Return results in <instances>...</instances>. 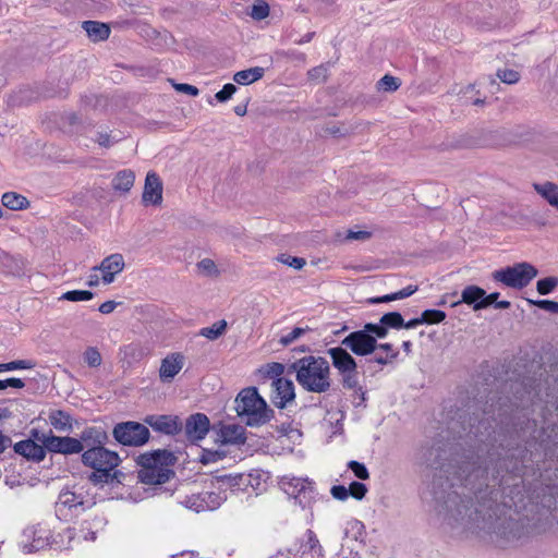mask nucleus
I'll use <instances>...</instances> for the list:
<instances>
[{
    "mask_svg": "<svg viewBox=\"0 0 558 558\" xmlns=\"http://www.w3.org/2000/svg\"><path fill=\"white\" fill-rule=\"evenodd\" d=\"M34 366V364L31 361L27 360H19L5 363V371H15V369H29Z\"/></svg>",
    "mask_w": 558,
    "mask_h": 558,
    "instance_id": "nucleus-51",
    "label": "nucleus"
},
{
    "mask_svg": "<svg viewBox=\"0 0 558 558\" xmlns=\"http://www.w3.org/2000/svg\"><path fill=\"white\" fill-rule=\"evenodd\" d=\"M93 298V293L87 290H73L63 293L59 300H65L71 302L88 301Z\"/></svg>",
    "mask_w": 558,
    "mask_h": 558,
    "instance_id": "nucleus-34",
    "label": "nucleus"
},
{
    "mask_svg": "<svg viewBox=\"0 0 558 558\" xmlns=\"http://www.w3.org/2000/svg\"><path fill=\"white\" fill-rule=\"evenodd\" d=\"M101 282V272L100 269H97V266L90 269L89 275L87 276L86 284L88 287H97Z\"/></svg>",
    "mask_w": 558,
    "mask_h": 558,
    "instance_id": "nucleus-52",
    "label": "nucleus"
},
{
    "mask_svg": "<svg viewBox=\"0 0 558 558\" xmlns=\"http://www.w3.org/2000/svg\"><path fill=\"white\" fill-rule=\"evenodd\" d=\"M82 28L94 43L108 39L111 32L108 24L98 21H85L82 23Z\"/></svg>",
    "mask_w": 558,
    "mask_h": 558,
    "instance_id": "nucleus-21",
    "label": "nucleus"
},
{
    "mask_svg": "<svg viewBox=\"0 0 558 558\" xmlns=\"http://www.w3.org/2000/svg\"><path fill=\"white\" fill-rule=\"evenodd\" d=\"M280 486L288 496L294 498L303 508L313 498V484L307 478L283 476L280 480Z\"/></svg>",
    "mask_w": 558,
    "mask_h": 558,
    "instance_id": "nucleus-10",
    "label": "nucleus"
},
{
    "mask_svg": "<svg viewBox=\"0 0 558 558\" xmlns=\"http://www.w3.org/2000/svg\"><path fill=\"white\" fill-rule=\"evenodd\" d=\"M377 349H381V350H385V351H390L391 350V345L388 344V343L377 344Z\"/></svg>",
    "mask_w": 558,
    "mask_h": 558,
    "instance_id": "nucleus-61",
    "label": "nucleus"
},
{
    "mask_svg": "<svg viewBox=\"0 0 558 558\" xmlns=\"http://www.w3.org/2000/svg\"><path fill=\"white\" fill-rule=\"evenodd\" d=\"M25 386L24 381L20 378H8L0 380V390H4L9 387L21 389Z\"/></svg>",
    "mask_w": 558,
    "mask_h": 558,
    "instance_id": "nucleus-54",
    "label": "nucleus"
},
{
    "mask_svg": "<svg viewBox=\"0 0 558 558\" xmlns=\"http://www.w3.org/2000/svg\"><path fill=\"white\" fill-rule=\"evenodd\" d=\"M371 238L368 231H349L347 234L348 240H367Z\"/></svg>",
    "mask_w": 558,
    "mask_h": 558,
    "instance_id": "nucleus-56",
    "label": "nucleus"
},
{
    "mask_svg": "<svg viewBox=\"0 0 558 558\" xmlns=\"http://www.w3.org/2000/svg\"><path fill=\"white\" fill-rule=\"evenodd\" d=\"M174 461V456L167 450H157L138 456L140 481L148 485L166 483L172 475L171 466Z\"/></svg>",
    "mask_w": 558,
    "mask_h": 558,
    "instance_id": "nucleus-3",
    "label": "nucleus"
},
{
    "mask_svg": "<svg viewBox=\"0 0 558 558\" xmlns=\"http://www.w3.org/2000/svg\"><path fill=\"white\" fill-rule=\"evenodd\" d=\"M218 437L223 445H241L245 441V430L241 425L227 424L220 427Z\"/></svg>",
    "mask_w": 558,
    "mask_h": 558,
    "instance_id": "nucleus-19",
    "label": "nucleus"
},
{
    "mask_svg": "<svg viewBox=\"0 0 558 558\" xmlns=\"http://www.w3.org/2000/svg\"><path fill=\"white\" fill-rule=\"evenodd\" d=\"M93 501L86 499L82 493H77L71 489H63L59 494L57 501V509L59 512L63 510L74 511L76 514L89 508Z\"/></svg>",
    "mask_w": 558,
    "mask_h": 558,
    "instance_id": "nucleus-12",
    "label": "nucleus"
},
{
    "mask_svg": "<svg viewBox=\"0 0 558 558\" xmlns=\"http://www.w3.org/2000/svg\"><path fill=\"white\" fill-rule=\"evenodd\" d=\"M125 266L122 254L114 253L104 258L97 269L101 272V282L110 284L114 281L116 276L120 274Z\"/></svg>",
    "mask_w": 558,
    "mask_h": 558,
    "instance_id": "nucleus-14",
    "label": "nucleus"
},
{
    "mask_svg": "<svg viewBox=\"0 0 558 558\" xmlns=\"http://www.w3.org/2000/svg\"><path fill=\"white\" fill-rule=\"evenodd\" d=\"M210 423L205 414L196 413L191 415L185 424V433L190 440L203 439L209 432Z\"/></svg>",
    "mask_w": 558,
    "mask_h": 558,
    "instance_id": "nucleus-16",
    "label": "nucleus"
},
{
    "mask_svg": "<svg viewBox=\"0 0 558 558\" xmlns=\"http://www.w3.org/2000/svg\"><path fill=\"white\" fill-rule=\"evenodd\" d=\"M1 203L4 207L11 210H22L28 207L29 202L27 198L15 192H7L1 197Z\"/></svg>",
    "mask_w": 558,
    "mask_h": 558,
    "instance_id": "nucleus-29",
    "label": "nucleus"
},
{
    "mask_svg": "<svg viewBox=\"0 0 558 558\" xmlns=\"http://www.w3.org/2000/svg\"><path fill=\"white\" fill-rule=\"evenodd\" d=\"M327 66L319 65L308 71V77L312 81L324 82L327 78Z\"/></svg>",
    "mask_w": 558,
    "mask_h": 558,
    "instance_id": "nucleus-50",
    "label": "nucleus"
},
{
    "mask_svg": "<svg viewBox=\"0 0 558 558\" xmlns=\"http://www.w3.org/2000/svg\"><path fill=\"white\" fill-rule=\"evenodd\" d=\"M499 293L493 292L490 294H484L483 301L481 305H477V308H487L489 306H494L495 310H509L511 303L506 300L498 301Z\"/></svg>",
    "mask_w": 558,
    "mask_h": 558,
    "instance_id": "nucleus-31",
    "label": "nucleus"
},
{
    "mask_svg": "<svg viewBox=\"0 0 558 558\" xmlns=\"http://www.w3.org/2000/svg\"><path fill=\"white\" fill-rule=\"evenodd\" d=\"M415 291H416V287L408 286V287L403 288L402 290H400L398 292H395V293H391V294H387V295H384L381 298H371V299H367L366 302L369 303V304H375V303H381V302H389V301L400 300V299H404V298H408V296L412 295Z\"/></svg>",
    "mask_w": 558,
    "mask_h": 558,
    "instance_id": "nucleus-30",
    "label": "nucleus"
},
{
    "mask_svg": "<svg viewBox=\"0 0 558 558\" xmlns=\"http://www.w3.org/2000/svg\"><path fill=\"white\" fill-rule=\"evenodd\" d=\"M278 260L284 265L293 267L294 269H301L305 266L306 262L304 258L294 257L290 255L282 254L278 257Z\"/></svg>",
    "mask_w": 558,
    "mask_h": 558,
    "instance_id": "nucleus-43",
    "label": "nucleus"
},
{
    "mask_svg": "<svg viewBox=\"0 0 558 558\" xmlns=\"http://www.w3.org/2000/svg\"><path fill=\"white\" fill-rule=\"evenodd\" d=\"M185 506L195 512L213 510L215 508L214 506H209L208 504H206L204 498H201L199 496L190 497L186 500Z\"/></svg>",
    "mask_w": 558,
    "mask_h": 558,
    "instance_id": "nucleus-39",
    "label": "nucleus"
},
{
    "mask_svg": "<svg viewBox=\"0 0 558 558\" xmlns=\"http://www.w3.org/2000/svg\"><path fill=\"white\" fill-rule=\"evenodd\" d=\"M349 349L341 347L330 348L328 355L331 359L332 365L343 377L344 386L353 388L356 386V367L357 364L353 356L348 352Z\"/></svg>",
    "mask_w": 558,
    "mask_h": 558,
    "instance_id": "nucleus-8",
    "label": "nucleus"
},
{
    "mask_svg": "<svg viewBox=\"0 0 558 558\" xmlns=\"http://www.w3.org/2000/svg\"><path fill=\"white\" fill-rule=\"evenodd\" d=\"M48 420L50 425L58 432H70L72 429V418L63 411H52Z\"/></svg>",
    "mask_w": 558,
    "mask_h": 558,
    "instance_id": "nucleus-28",
    "label": "nucleus"
},
{
    "mask_svg": "<svg viewBox=\"0 0 558 558\" xmlns=\"http://www.w3.org/2000/svg\"><path fill=\"white\" fill-rule=\"evenodd\" d=\"M349 468L352 470L354 475L360 480H367L369 477V473L363 463H360L357 461H351L349 462Z\"/></svg>",
    "mask_w": 558,
    "mask_h": 558,
    "instance_id": "nucleus-48",
    "label": "nucleus"
},
{
    "mask_svg": "<svg viewBox=\"0 0 558 558\" xmlns=\"http://www.w3.org/2000/svg\"><path fill=\"white\" fill-rule=\"evenodd\" d=\"M258 372L264 376L268 378H275L283 374L284 366L281 363H268L264 366H262Z\"/></svg>",
    "mask_w": 558,
    "mask_h": 558,
    "instance_id": "nucleus-35",
    "label": "nucleus"
},
{
    "mask_svg": "<svg viewBox=\"0 0 558 558\" xmlns=\"http://www.w3.org/2000/svg\"><path fill=\"white\" fill-rule=\"evenodd\" d=\"M401 85L398 77L386 74L377 82V89L383 92H396Z\"/></svg>",
    "mask_w": 558,
    "mask_h": 558,
    "instance_id": "nucleus-33",
    "label": "nucleus"
},
{
    "mask_svg": "<svg viewBox=\"0 0 558 558\" xmlns=\"http://www.w3.org/2000/svg\"><path fill=\"white\" fill-rule=\"evenodd\" d=\"M14 449L17 453L24 456L27 459L34 461H41L46 457V447L40 442H36L33 439L23 440L16 442Z\"/></svg>",
    "mask_w": 558,
    "mask_h": 558,
    "instance_id": "nucleus-18",
    "label": "nucleus"
},
{
    "mask_svg": "<svg viewBox=\"0 0 558 558\" xmlns=\"http://www.w3.org/2000/svg\"><path fill=\"white\" fill-rule=\"evenodd\" d=\"M98 311L100 312V314H110L113 311H118L119 313L141 312L142 314H145V313H149L150 308L148 305L137 306V305H134L130 301L123 300V301H107L98 307Z\"/></svg>",
    "mask_w": 558,
    "mask_h": 558,
    "instance_id": "nucleus-20",
    "label": "nucleus"
},
{
    "mask_svg": "<svg viewBox=\"0 0 558 558\" xmlns=\"http://www.w3.org/2000/svg\"><path fill=\"white\" fill-rule=\"evenodd\" d=\"M135 181V173L130 169L119 171L112 179L111 185L114 191L128 193Z\"/></svg>",
    "mask_w": 558,
    "mask_h": 558,
    "instance_id": "nucleus-26",
    "label": "nucleus"
},
{
    "mask_svg": "<svg viewBox=\"0 0 558 558\" xmlns=\"http://www.w3.org/2000/svg\"><path fill=\"white\" fill-rule=\"evenodd\" d=\"M445 316H418L404 322L402 316H381L378 324H366L361 330L350 332L341 344L357 356L369 355L377 349V340L384 339L389 328H415L423 324H438Z\"/></svg>",
    "mask_w": 558,
    "mask_h": 558,
    "instance_id": "nucleus-1",
    "label": "nucleus"
},
{
    "mask_svg": "<svg viewBox=\"0 0 558 558\" xmlns=\"http://www.w3.org/2000/svg\"><path fill=\"white\" fill-rule=\"evenodd\" d=\"M497 75L504 83L507 84H514L520 80L519 72L509 69L499 70Z\"/></svg>",
    "mask_w": 558,
    "mask_h": 558,
    "instance_id": "nucleus-46",
    "label": "nucleus"
},
{
    "mask_svg": "<svg viewBox=\"0 0 558 558\" xmlns=\"http://www.w3.org/2000/svg\"><path fill=\"white\" fill-rule=\"evenodd\" d=\"M421 314L429 315V314H445V313L439 310H424Z\"/></svg>",
    "mask_w": 558,
    "mask_h": 558,
    "instance_id": "nucleus-60",
    "label": "nucleus"
},
{
    "mask_svg": "<svg viewBox=\"0 0 558 558\" xmlns=\"http://www.w3.org/2000/svg\"><path fill=\"white\" fill-rule=\"evenodd\" d=\"M223 457H225L223 452H220L217 450L216 451L204 450L199 458V461L203 464H209V463H214V462L221 460Z\"/></svg>",
    "mask_w": 558,
    "mask_h": 558,
    "instance_id": "nucleus-47",
    "label": "nucleus"
},
{
    "mask_svg": "<svg viewBox=\"0 0 558 558\" xmlns=\"http://www.w3.org/2000/svg\"><path fill=\"white\" fill-rule=\"evenodd\" d=\"M234 112L236 116H240V117L244 116L246 113V106H243V105L235 106Z\"/></svg>",
    "mask_w": 558,
    "mask_h": 558,
    "instance_id": "nucleus-59",
    "label": "nucleus"
},
{
    "mask_svg": "<svg viewBox=\"0 0 558 558\" xmlns=\"http://www.w3.org/2000/svg\"><path fill=\"white\" fill-rule=\"evenodd\" d=\"M7 372L5 371V363L0 364V373Z\"/></svg>",
    "mask_w": 558,
    "mask_h": 558,
    "instance_id": "nucleus-64",
    "label": "nucleus"
},
{
    "mask_svg": "<svg viewBox=\"0 0 558 558\" xmlns=\"http://www.w3.org/2000/svg\"><path fill=\"white\" fill-rule=\"evenodd\" d=\"M296 381L307 391L322 393L330 388V367L323 357L306 356L291 365Z\"/></svg>",
    "mask_w": 558,
    "mask_h": 558,
    "instance_id": "nucleus-2",
    "label": "nucleus"
},
{
    "mask_svg": "<svg viewBox=\"0 0 558 558\" xmlns=\"http://www.w3.org/2000/svg\"><path fill=\"white\" fill-rule=\"evenodd\" d=\"M236 92V86L231 84V83H228L226 84L221 90H219L218 93H216L215 95V98L219 101V102H226L227 100H229L233 94Z\"/></svg>",
    "mask_w": 558,
    "mask_h": 558,
    "instance_id": "nucleus-45",
    "label": "nucleus"
},
{
    "mask_svg": "<svg viewBox=\"0 0 558 558\" xmlns=\"http://www.w3.org/2000/svg\"><path fill=\"white\" fill-rule=\"evenodd\" d=\"M227 325L228 324L225 319H220L209 327L202 328L199 333L209 340H216L225 333Z\"/></svg>",
    "mask_w": 558,
    "mask_h": 558,
    "instance_id": "nucleus-32",
    "label": "nucleus"
},
{
    "mask_svg": "<svg viewBox=\"0 0 558 558\" xmlns=\"http://www.w3.org/2000/svg\"><path fill=\"white\" fill-rule=\"evenodd\" d=\"M104 525V521L101 519L97 520L96 522L87 523V526H83L82 532L84 533L82 536L85 541H95L96 534L99 529H101Z\"/></svg>",
    "mask_w": 558,
    "mask_h": 558,
    "instance_id": "nucleus-41",
    "label": "nucleus"
},
{
    "mask_svg": "<svg viewBox=\"0 0 558 558\" xmlns=\"http://www.w3.org/2000/svg\"><path fill=\"white\" fill-rule=\"evenodd\" d=\"M272 402L278 408H284L295 398L294 385L286 378H278L274 381Z\"/></svg>",
    "mask_w": 558,
    "mask_h": 558,
    "instance_id": "nucleus-17",
    "label": "nucleus"
},
{
    "mask_svg": "<svg viewBox=\"0 0 558 558\" xmlns=\"http://www.w3.org/2000/svg\"><path fill=\"white\" fill-rule=\"evenodd\" d=\"M330 493H331L333 498H336L338 500H342V501L348 499V497L350 496L349 495V488H347V487H344L342 485L332 486Z\"/></svg>",
    "mask_w": 558,
    "mask_h": 558,
    "instance_id": "nucleus-55",
    "label": "nucleus"
},
{
    "mask_svg": "<svg viewBox=\"0 0 558 558\" xmlns=\"http://www.w3.org/2000/svg\"><path fill=\"white\" fill-rule=\"evenodd\" d=\"M32 435L36 441L41 442L50 452L73 454L82 452L85 449L84 444L73 437H59L54 436L51 432L43 433L38 430H34Z\"/></svg>",
    "mask_w": 558,
    "mask_h": 558,
    "instance_id": "nucleus-7",
    "label": "nucleus"
},
{
    "mask_svg": "<svg viewBox=\"0 0 558 558\" xmlns=\"http://www.w3.org/2000/svg\"><path fill=\"white\" fill-rule=\"evenodd\" d=\"M308 330V327H295L291 331L280 337V343L283 345H288L295 341L296 339H299L304 333H306Z\"/></svg>",
    "mask_w": 558,
    "mask_h": 558,
    "instance_id": "nucleus-40",
    "label": "nucleus"
},
{
    "mask_svg": "<svg viewBox=\"0 0 558 558\" xmlns=\"http://www.w3.org/2000/svg\"><path fill=\"white\" fill-rule=\"evenodd\" d=\"M146 423L155 430L166 434H174L179 429L177 418L169 415H153L146 418Z\"/></svg>",
    "mask_w": 558,
    "mask_h": 558,
    "instance_id": "nucleus-22",
    "label": "nucleus"
},
{
    "mask_svg": "<svg viewBox=\"0 0 558 558\" xmlns=\"http://www.w3.org/2000/svg\"><path fill=\"white\" fill-rule=\"evenodd\" d=\"M186 362L184 354L173 352L166 355L160 363L159 377L162 383H171L182 371Z\"/></svg>",
    "mask_w": 558,
    "mask_h": 558,
    "instance_id": "nucleus-13",
    "label": "nucleus"
},
{
    "mask_svg": "<svg viewBox=\"0 0 558 558\" xmlns=\"http://www.w3.org/2000/svg\"><path fill=\"white\" fill-rule=\"evenodd\" d=\"M96 142L104 147H110L112 142L110 140V135L107 133H99L97 135Z\"/></svg>",
    "mask_w": 558,
    "mask_h": 558,
    "instance_id": "nucleus-57",
    "label": "nucleus"
},
{
    "mask_svg": "<svg viewBox=\"0 0 558 558\" xmlns=\"http://www.w3.org/2000/svg\"><path fill=\"white\" fill-rule=\"evenodd\" d=\"M485 294V290L477 286H468L462 290L461 300L454 302L452 306H457L458 304L465 303L471 305L473 311H481L482 308H477V305H481L483 298Z\"/></svg>",
    "mask_w": 558,
    "mask_h": 558,
    "instance_id": "nucleus-23",
    "label": "nucleus"
},
{
    "mask_svg": "<svg viewBox=\"0 0 558 558\" xmlns=\"http://www.w3.org/2000/svg\"><path fill=\"white\" fill-rule=\"evenodd\" d=\"M265 74V69L262 66H254L246 70L236 72L233 75V81L240 85H248L259 81Z\"/></svg>",
    "mask_w": 558,
    "mask_h": 558,
    "instance_id": "nucleus-27",
    "label": "nucleus"
},
{
    "mask_svg": "<svg viewBox=\"0 0 558 558\" xmlns=\"http://www.w3.org/2000/svg\"><path fill=\"white\" fill-rule=\"evenodd\" d=\"M108 439L106 432L98 427H88L82 432L81 441L85 448L102 446Z\"/></svg>",
    "mask_w": 558,
    "mask_h": 558,
    "instance_id": "nucleus-24",
    "label": "nucleus"
},
{
    "mask_svg": "<svg viewBox=\"0 0 558 558\" xmlns=\"http://www.w3.org/2000/svg\"><path fill=\"white\" fill-rule=\"evenodd\" d=\"M269 15V7L266 2H258L253 4L251 10V16L254 20L260 21Z\"/></svg>",
    "mask_w": 558,
    "mask_h": 558,
    "instance_id": "nucleus-42",
    "label": "nucleus"
},
{
    "mask_svg": "<svg viewBox=\"0 0 558 558\" xmlns=\"http://www.w3.org/2000/svg\"><path fill=\"white\" fill-rule=\"evenodd\" d=\"M367 487L360 482H352L349 487V495L353 498L361 500L365 497Z\"/></svg>",
    "mask_w": 558,
    "mask_h": 558,
    "instance_id": "nucleus-44",
    "label": "nucleus"
},
{
    "mask_svg": "<svg viewBox=\"0 0 558 558\" xmlns=\"http://www.w3.org/2000/svg\"><path fill=\"white\" fill-rule=\"evenodd\" d=\"M173 87L175 88L177 92L184 93L193 97H196L199 94L198 88L190 84L179 83L173 84Z\"/></svg>",
    "mask_w": 558,
    "mask_h": 558,
    "instance_id": "nucleus-53",
    "label": "nucleus"
},
{
    "mask_svg": "<svg viewBox=\"0 0 558 558\" xmlns=\"http://www.w3.org/2000/svg\"><path fill=\"white\" fill-rule=\"evenodd\" d=\"M11 445V439L0 430V453Z\"/></svg>",
    "mask_w": 558,
    "mask_h": 558,
    "instance_id": "nucleus-58",
    "label": "nucleus"
},
{
    "mask_svg": "<svg viewBox=\"0 0 558 558\" xmlns=\"http://www.w3.org/2000/svg\"><path fill=\"white\" fill-rule=\"evenodd\" d=\"M526 303L532 306H536L537 308L548 312L551 314H558V302L549 301V300H538L533 301L530 299H526Z\"/></svg>",
    "mask_w": 558,
    "mask_h": 558,
    "instance_id": "nucleus-38",
    "label": "nucleus"
},
{
    "mask_svg": "<svg viewBox=\"0 0 558 558\" xmlns=\"http://www.w3.org/2000/svg\"><path fill=\"white\" fill-rule=\"evenodd\" d=\"M235 403L238 414L245 417L247 425L258 426L267 423L271 418L272 411L258 395L256 388L243 389L238 395Z\"/></svg>",
    "mask_w": 558,
    "mask_h": 558,
    "instance_id": "nucleus-4",
    "label": "nucleus"
},
{
    "mask_svg": "<svg viewBox=\"0 0 558 558\" xmlns=\"http://www.w3.org/2000/svg\"><path fill=\"white\" fill-rule=\"evenodd\" d=\"M533 187L550 206L558 209V185L556 183L549 181L534 183Z\"/></svg>",
    "mask_w": 558,
    "mask_h": 558,
    "instance_id": "nucleus-25",
    "label": "nucleus"
},
{
    "mask_svg": "<svg viewBox=\"0 0 558 558\" xmlns=\"http://www.w3.org/2000/svg\"><path fill=\"white\" fill-rule=\"evenodd\" d=\"M84 465L95 470L90 480L93 482L101 481L108 477L110 472L120 463V458L114 451L108 450L102 446H94L84 449L82 454Z\"/></svg>",
    "mask_w": 558,
    "mask_h": 558,
    "instance_id": "nucleus-5",
    "label": "nucleus"
},
{
    "mask_svg": "<svg viewBox=\"0 0 558 558\" xmlns=\"http://www.w3.org/2000/svg\"><path fill=\"white\" fill-rule=\"evenodd\" d=\"M117 441L125 446H142L149 438L148 428L136 422H124L113 428Z\"/></svg>",
    "mask_w": 558,
    "mask_h": 558,
    "instance_id": "nucleus-9",
    "label": "nucleus"
},
{
    "mask_svg": "<svg viewBox=\"0 0 558 558\" xmlns=\"http://www.w3.org/2000/svg\"><path fill=\"white\" fill-rule=\"evenodd\" d=\"M50 531L43 525L32 526L24 531V537L28 541L32 539L31 544H24L23 548L25 553H33L36 550L44 549L45 547L54 544L57 548H61L56 539L50 543Z\"/></svg>",
    "mask_w": 558,
    "mask_h": 558,
    "instance_id": "nucleus-11",
    "label": "nucleus"
},
{
    "mask_svg": "<svg viewBox=\"0 0 558 558\" xmlns=\"http://www.w3.org/2000/svg\"><path fill=\"white\" fill-rule=\"evenodd\" d=\"M537 276V269L526 263H517L492 272V279L501 286L514 290H521L530 284Z\"/></svg>",
    "mask_w": 558,
    "mask_h": 558,
    "instance_id": "nucleus-6",
    "label": "nucleus"
},
{
    "mask_svg": "<svg viewBox=\"0 0 558 558\" xmlns=\"http://www.w3.org/2000/svg\"><path fill=\"white\" fill-rule=\"evenodd\" d=\"M472 104H473L474 106L483 105V104H484V100H483V99H481V98H476V99H474V100H473V102H472Z\"/></svg>",
    "mask_w": 558,
    "mask_h": 558,
    "instance_id": "nucleus-62",
    "label": "nucleus"
},
{
    "mask_svg": "<svg viewBox=\"0 0 558 558\" xmlns=\"http://www.w3.org/2000/svg\"><path fill=\"white\" fill-rule=\"evenodd\" d=\"M197 268L201 272L205 275H214L217 274V267L213 259L204 258L197 263Z\"/></svg>",
    "mask_w": 558,
    "mask_h": 558,
    "instance_id": "nucleus-49",
    "label": "nucleus"
},
{
    "mask_svg": "<svg viewBox=\"0 0 558 558\" xmlns=\"http://www.w3.org/2000/svg\"><path fill=\"white\" fill-rule=\"evenodd\" d=\"M162 202V182L156 172H148L145 179L143 203L159 205Z\"/></svg>",
    "mask_w": 558,
    "mask_h": 558,
    "instance_id": "nucleus-15",
    "label": "nucleus"
},
{
    "mask_svg": "<svg viewBox=\"0 0 558 558\" xmlns=\"http://www.w3.org/2000/svg\"><path fill=\"white\" fill-rule=\"evenodd\" d=\"M558 286V278L556 277H546L541 279L536 283V289L539 294H548Z\"/></svg>",
    "mask_w": 558,
    "mask_h": 558,
    "instance_id": "nucleus-37",
    "label": "nucleus"
},
{
    "mask_svg": "<svg viewBox=\"0 0 558 558\" xmlns=\"http://www.w3.org/2000/svg\"><path fill=\"white\" fill-rule=\"evenodd\" d=\"M85 363L89 367H98L102 363V357L96 348H87L83 354Z\"/></svg>",
    "mask_w": 558,
    "mask_h": 558,
    "instance_id": "nucleus-36",
    "label": "nucleus"
},
{
    "mask_svg": "<svg viewBox=\"0 0 558 558\" xmlns=\"http://www.w3.org/2000/svg\"><path fill=\"white\" fill-rule=\"evenodd\" d=\"M65 535L70 539L72 537V531L71 530H66L65 531Z\"/></svg>",
    "mask_w": 558,
    "mask_h": 558,
    "instance_id": "nucleus-63",
    "label": "nucleus"
}]
</instances>
